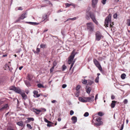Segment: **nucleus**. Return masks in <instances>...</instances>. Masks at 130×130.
<instances>
[{"label":"nucleus","instance_id":"f257e3e1","mask_svg":"<svg viewBox=\"0 0 130 130\" xmlns=\"http://www.w3.org/2000/svg\"><path fill=\"white\" fill-rule=\"evenodd\" d=\"M111 16L110 15H109L108 17H107L105 21V26L106 27H108V25L109 24L111 30L112 32H114L115 31V28L112 25H113V23H111Z\"/></svg>","mask_w":130,"mask_h":130},{"label":"nucleus","instance_id":"f03ea898","mask_svg":"<svg viewBox=\"0 0 130 130\" xmlns=\"http://www.w3.org/2000/svg\"><path fill=\"white\" fill-rule=\"evenodd\" d=\"M90 18L95 24L97 25H98V22L95 19V15L93 13L91 12H87L86 13V19L88 20H89L90 19Z\"/></svg>","mask_w":130,"mask_h":130},{"label":"nucleus","instance_id":"7ed1b4c3","mask_svg":"<svg viewBox=\"0 0 130 130\" xmlns=\"http://www.w3.org/2000/svg\"><path fill=\"white\" fill-rule=\"evenodd\" d=\"M77 54L76 52H75V50H73L72 52L71 55L69 58V59L68 61V63L69 64H70L72 63L73 62L75 61V60H73L74 58L75 55Z\"/></svg>","mask_w":130,"mask_h":130},{"label":"nucleus","instance_id":"20e7f679","mask_svg":"<svg viewBox=\"0 0 130 130\" xmlns=\"http://www.w3.org/2000/svg\"><path fill=\"white\" fill-rule=\"evenodd\" d=\"M87 28L89 32H92L94 31V26L93 24L91 22L87 24Z\"/></svg>","mask_w":130,"mask_h":130},{"label":"nucleus","instance_id":"39448f33","mask_svg":"<svg viewBox=\"0 0 130 130\" xmlns=\"http://www.w3.org/2000/svg\"><path fill=\"white\" fill-rule=\"evenodd\" d=\"M93 61L95 66L98 68L100 71L102 72L103 71L102 69L99 61L95 59H93Z\"/></svg>","mask_w":130,"mask_h":130},{"label":"nucleus","instance_id":"423d86ee","mask_svg":"<svg viewBox=\"0 0 130 130\" xmlns=\"http://www.w3.org/2000/svg\"><path fill=\"white\" fill-rule=\"evenodd\" d=\"M103 36L102 35L101 33L99 31H97L95 34V40L97 41H100L101 39L103 38Z\"/></svg>","mask_w":130,"mask_h":130},{"label":"nucleus","instance_id":"0eeeda50","mask_svg":"<svg viewBox=\"0 0 130 130\" xmlns=\"http://www.w3.org/2000/svg\"><path fill=\"white\" fill-rule=\"evenodd\" d=\"M9 89L10 90H13L16 92L20 93H21V90L19 88H17L14 86H12L9 88Z\"/></svg>","mask_w":130,"mask_h":130},{"label":"nucleus","instance_id":"6e6552de","mask_svg":"<svg viewBox=\"0 0 130 130\" xmlns=\"http://www.w3.org/2000/svg\"><path fill=\"white\" fill-rule=\"evenodd\" d=\"M86 99L87 102H91L93 101L94 100V96L93 95L91 96V97H88L85 98Z\"/></svg>","mask_w":130,"mask_h":130},{"label":"nucleus","instance_id":"1a4fd4ad","mask_svg":"<svg viewBox=\"0 0 130 130\" xmlns=\"http://www.w3.org/2000/svg\"><path fill=\"white\" fill-rule=\"evenodd\" d=\"M27 15V13H23L21 15V16L16 21V22H17L21 20H23L26 17Z\"/></svg>","mask_w":130,"mask_h":130},{"label":"nucleus","instance_id":"9d476101","mask_svg":"<svg viewBox=\"0 0 130 130\" xmlns=\"http://www.w3.org/2000/svg\"><path fill=\"white\" fill-rule=\"evenodd\" d=\"M8 107V105L7 104H6L2 106L0 108V111H2L6 109Z\"/></svg>","mask_w":130,"mask_h":130},{"label":"nucleus","instance_id":"9b49d317","mask_svg":"<svg viewBox=\"0 0 130 130\" xmlns=\"http://www.w3.org/2000/svg\"><path fill=\"white\" fill-rule=\"evenodd\" d=\"M33 93L34 94V97L35 98H38L40 96V94H38V92L37 91H34Z\"/></svg>","mask_w":130,"mask_h":130},{"label":"nucleus","instance_id":"f8f14e48","mask_svg":"<svg viewBox=\"0 0 130 130\" xmlns=\"http://www.w3.org/2000/svg\"><path fill=\"white\" fill-rule=\"evenodd\" d=\"M98 0H92V5L93 7L95 8L96 5Z\"/></svg>","mask_w":130,"mask_h":130},{"label":"nucleus","instance_id":"ddd939ff","mask_svg":"<svg viewBox=\"0 0 130 130\" xmlns=\"http://www.w3.org/2000/svg\"><path fill=\"white\" fill-rule=\"evenodd\" d=\"M71 120L72 121V123L73 124L75 123H76L77 121V119L76 117L75 116L72 117L71 118Z\"/></svg>","mask_w":130,"mask_h":130},{"label":"nucleus","instance_id":"4468645a","mask_svg":"<svg viewBox=\"0 0 130 130\" xmlns=\"http://www.w3.org/2000/svg\"><path fill=\"white\" fill-rule=\"evenodd\" d=\"M78 100L80 102H83L86 103L87 102V101L86 99H85V98H83L82 97H79L78 98Z\"/></svg>","mask_w":130,"mask_h":130},{"label":"nucleus","instance_id":"2eb2a0df","mask_svg":"<svg viewBox=\"0 0 130 130\" xmlns=\"http://www.w3.org/2000/svg\"><path fill=\"white\" fill-rule=\"evenodd\" d=\"M20 94H21V96L23 99L25 100L27 99V96L24 93H22L21 91V93H20Z\"/></svg>","mask_w":130,"mask_h":130},{"label":"nucleus","instance_id":"dca6fc26","mask_svg":"<svg viewBox=\"0 0 130 130\" xmlns=\"http://www.w3.org/2000/svg\"><path fill=\"white\" fill-rule=\"evenodd\" d=\"M34 119L32 118H27V120L26 121V123L30 122L31 121H33Z\"/></svg>","mask_w":130,"mask_h":130},{"label":"nucleus","instance_id":"f3484780","mask_svg":"<svg viewBox=\"0 0 130 130\" xmlns=\"http://www.w3.org/2000/svg\"><path fill=\"white\" fill-rule=\"evenodd\" d=\"M116 102L115 101H113L112 102V103L111 104V106L112 108H113L114 107L116 103Z\"/></svg>","mask_w":130,"mask_h":130},{"label":"nucleus","instance_id":"a211bd4d","mask_svg":"<svg viewBox=\"0 0 130 130\" xmlns=\"http://www.w3.org/2000/svg\"><path fill=\"white\" fill-rule=\"evenodd\" d=\"M94 83V82L93 80H91L90 79H88V85L91 86Z\"/></svg>","mask_w":130,"mask_h":130},{"label":"nucleus","instance_id":"6ab92c4d","mask_svg":"<svg viewBox=\"0 0 130 130\" xmlns=\"http://www.w3.org/2000/svg\"><path fill=\"white\" fill-rule=\"evenodd\" d=\"M24 82L25 84L27 87H29L31 86V85L30 83L27 80L24 81Z\"/></svg>","mask_w":130,"mask_h":130},{"label":"nucleus","instance_id":"aec40b11","mask_svg":"<svg viewBox=\"0 0 130 130\" xmlns=\"http://www.w3.org/2000/svg\"><path fill=\"white\" fill-rule=\"evenodd\" d=\"M106 58V57L105 56H103L102 57H99L98 58V60L99 61H101L105 59Z\"/></svg>","mask_w":130,"mask_h":130},{"label":"nucleus","instance_id":"412c9836","mask_svg":"<svg viewBox=\"0 0 130 130\" xmlns=\"http://www.w3.org/2000/svg\"><path fill=\"white\" fill-rule=\"evenodd\" d=\"M40 48L44 49L46 47V45L45 44H41L40 46Z\"/></svg>","mask_w":130,"mask_h":130},{"label":"nucleus","instance_id":"4be33fe9","mask_svg":"<svg viewBox=\"0 0 130 130\" xmlns=\"http://www.w3.org/2000/svg\"><path fill=\"white\" fill-rule=\"evenodd\" d=\"M17 124L19 126H22L23 125V122L22 121H20L18 122L17 123Z\"/></svg>","mask_w":130,"mask_h":130},{"label":"nucleus","instance_id":"5701e85b","mask_svg":"<svg viewBox=\"0 0 130 130\" xmlns=\"http://www.w3.org/2000/svg\"><path fill=\"white\" fill-rule=\"evenodd\" d=\"M41 111L40 110H38L37 109H35L34 110V112L37 114H39L40 112Z\"/></svg>","mask_w":130,"mask_h":130},{"label":"nucleus","instance_id":"b1692460","mask_svg":"<svg viewBox=\"0 0 130 130\" xmlns=\"http://www.w3.org/2000/svg\"><path fill=\"white\" fill-rule=\"evenodd\" d=\"M91 90V88L90 87H89L86 89V92H87L89 94Z\"/></svg>","mask_w":130,"mask_h":130},{"label":"nucleus","instance_id":"393cba45","mask_svg":"<svg viewBox=\"0 0 130 130\" xmlns=\"http://www.w3.org/2000/svg\"><path fill=\"white\" fill-rule=\"evenodd\" d=\"M82 80L83 81L82 83L83 84L86 85V84L87 83L88 80L85 79H82Z\"/></svg>","mask_w":130,"mask_h":130},{"label":"nucleus","instance_id":"a878e982","mask_svg":"<svg viewBox=\"0 0 130 130\" xmlns=\"http://www.w3.org/2000/svg\"><path fill=\"white\" fill-rule=\"evenodd\" d=\"M96 121L98 122H100L102 123V122L101 121V118L100 117L97 118L96 119Z\"/></svg>","mask_w":130,"mask_h":130},{"label":"nucleus","instance_id":"bb28decb","mask_svg":"<svg viewBox=\"0 0 130 130\" xmlns=\"http://www.w3.org/2000/svg\"><path fill=\"white\" fill-rule=\"evenodd\" d=\"M126 76V74L124 73H123L121 74V77L122 79H124L125 78Z\"/></svg>","mask_w":130,"mask_h":130},{"label":"nucleus","instance_id":"cd10ccee","mask_svg":"<svg viewBox=\"0 0 130 130\" xmlns=\"http://www.w3.org/2000/svg\"><path fill=\"white\" fill-rule=\"evenodd\" d=\"M37 86L38 88H44V86L42 84H37Z\"/></svg>","mask_w":130,"mask_h":130},{"label":"nucleus","instance_id":"c85d7f7f","mask_svg":"<svg viewBox=\"0 0 130 130\" xmlns=\"http://www.w3.org/2000/svg\"><path fill=\"white\" fill-rule=\"evenodd\" d=\"M27 77V79L30 81L31 80L32 78L31 76L29 74L28 75Z\"/></svg>","mask_w":130,"mask_h":130},{"label":"nucleus","instance_id":"c756f323","mask_svg":"<svg viewBox=\"0 0 130 130\" xmlns=\"http://www.w3.org/2000/svg\"><path fill=\"white\" fill-rule=\"evenodd\" d=\"M122 122L121 121L120 122V123L121 124V129H120V130H122L123 129V127H124V122L123 121V124H122Z\"/></svg>","mask_w":130,"mask_h":130},{"label":"nucleus","instance_id":"7c9ffc66","mask_svg":"<svg viewBox=\"0 0 130 130\" xmlns=\"http://www.w3.org/2000/svg\"><path fill=\"white\" fill-rule=\"evenodd\" d=\"M26 125L27 127L29 129H31L32 128V127L30 124H27Z\"/></svg>","mask_w":130,"mask_h":130},{"label":"nucleus","instance_id":"2f4dec72","mask_svg":"<svg viewBox=\"0 0 130 130\" xmlns=\"http://www.w3.org/2000/svg\"><path fill=\"white\" fill-rule=\"evenodd\" d=\"M127 24L129 26H130V19H128L127 20Z\"/></svg>","mask_w":130,"mask_h":130},{"label":"nucleus","instance_id":"473e14b6","mask_svg":"<svg viewBox=\"0 0 130 130\" xmlns=\"http://www.w3.org/2000/svg\"><path fill=\"white\" fill-rule=\"evenodd\" d=\"M67 67L64 65H63L62 66V70L63 71H64L66 69Z\"/></svg>","mask_w":130,"mask_h":130},{"label":"nucleus","instance_id":"72a5a7b5","mask_svg":"<svg viewBox=\"0 0 130 130\" xmlns=\"http://www.w3.org/2000/svg\"><path fill=\"white\" fill-rule=\"evenodd\" d=\"M47 126L48 127H51L53 126V123L51 122V123H48L47 124Z\"/></svg>","mask_w":130,"mask_h":130},{"label":"nucleus","instance_id":"f704fd0d","mask_svg":"<svg viewBox=\"0 0 130 130\" xmlns=\"http://www.w3.org/2000/svg\"><path fill=\"white\" fill-rule=\"evenodd\" d=\"M99 81V77L98 76L95 79V81L96 83H98Z\"/></svg>","mask_w":130,"mask_h":130},{"label":"nucleus","instance_id":"c9c22d12","mask_svg":"<svg viewBox=\"0 0 130 130\" xmlns=\"http://www.w3.org/2000/svg\"><path fill=\"white\" fill-rule=\"evenodd\" d=\"M71 5V4H69V3H66V4H65V5L66 6V8L69 7Z\"/></svg>","mask_w":130,"mask_h":130},{"label":"nucleus","instance_id":"e433bc0d","mask_svg":"<svg viewBox=\"0 0 130 130\" xmlns=\"http://www.w3.org/2000/svg\"><path fill=\"white\" fill-rule=\"evenodd\" d=\"M98 115L99 116L101 117L102 116L103 114L102 112H100L98 113Z\"/></svg>","mask_w":130,"mask_h":130},{"label":"nucleus","instance_id":"4c0bfd02","mask_svg":"<svg viewBox=\"0 0 130 130\" xmlns=\"http://www.w3.org/2000/svg\"><path fill=\"white\" fill-rule=\"evenodd\" d=\"M89 115V113L88 112H86L84 115V117H87Z\"/></svg>","mask_w":130,"mask_h":130},{"label":"nucleus","instance_id":"58836bf2","mask_svg":"<svg viewBox=\"0 0 130 130\" xmlns=\"http://www.w3.org/2000/svg\"><path fill=\"white\" fill-rule=\"evenodd\" d=\"M57 64V63L56 61H54L53 63V66L55 67Z\"/></svg>","mask_w":130,"mask_h":130},{"label":"nucleus","instance_id":"ea45409f","mask_svg":"<svg viewBox=\"0 0 130 130\" xmlns=\"http://www.w3.org/2000/svg\"><path fill=\"white\" fill-rule=\"evenodd\" d=\"M44 121L45 122H47V123H51V122L50 121L48 120L46 118H44Z\"/></svg>","mask_w":130,"mask_h":130},{"label":"nucleus","instance_id":"a19ab883","mask_svg":"<svg viewBox=\"0 0 130 130\" xmlns=\"http://www.w3.org/2000/svg\"><path fill=\"white\" fill-rule=\"evenodd\" d=\"M39 24V23L36 22H32L31 25H37Z\"/></svg>","mask_w":130,"mask_h":130},{"label":"nucleus","instance_id":"79ce46f5","mask_svg":"<svg viewBox=\"0 0 130 130\" xmlns=\"http://www.w3.org/2000/svg\"><path fill=\"white\" fill-rule=\"evenodd\" d=\"M128 102V100L126 99H125L123 101V103L124 104H126Z\"/></svg>","mask_w":130,"mask_h":130},{"label":"nucleus","instance_id":"37998d69","mask_svg":"<svg viewBox=\"0 0 130 130\" xmlns=\"http://www.w3.org/2000/svg\"><path fill=\"white\" fill-rule=\"evenodd\" d=\"M54 67L53 66L52 68L50 70V71L51 72H52L54 70Z\"/></svg>","mask_w":130,"mask_h":130},{"label":"nucleus","instance_id":"c03bdc74","mask_svg":"<svg viewBox=\"0 0 130 130\" xmlns=\"http://www.w3.org/2000/svg\"><path fill=\"white\" fill-rule=\"evenodd\" d=\"M106 0H102L101 1L102 3L104 5L106 3Z\"/></svg>","mask_w":130,"mask_h":130},{"label":"nucleus","instance_id":"a18cd8bd","mask_svg":"<svg viewBox=\"0 0 130 130\" xmlns=\"http://www.w3.org/2000/svg\"><path fill=\"white\" fill-rule=\"evenodd\" d=\"M80 88V86L78 85L77 86L76 88V90H78Z\"/></svg>","mask_w":130,"mask_h":130},{"label":"nucleus","instance_id":"49530a36","mask_svg":"<svg viewBox=\"0 0 130 130\" xmlns=\"http://www.w3.org/2000/svg\"><path fill=\"white\" fill-rule=\"evenodd\" d=\"M47 15H44L43 16V18L44 20L46 19L47 18Z\"/></svg>","mask_w":130,"mask_h":130},{"label":"nucleus","instance_id":"de8ad7c7","mask_svg":"<svg viewBox=\"0 0 130 130\" xmlns=\"http://www.w3.org/2000/svg\"><path fill=\"white\" fill-rule=\"evenodd\" d=\"M102 124V123H100V122H98V123H95V125H97L99 126L101 125Z\"/></svg>","mask_w":130,"mask_h":130},{"label":"nucleus","instance_id":"09e8293b","mask_svg":"<svg viewBox=\"0 0 130 130\" xmlns=\"http://www.w3.org/2000/svg\"><path fill=\"white\" fill-rule=\"evenodd\" d=\"M74 112L73 110H71L70 111V114L71 115H73V114H74Z\"/></svg>","mask_w":130,"mask_h":130},{"label":"nucleus","instance_id":"8fccbe9b","mask_svg":"<svg viewBox=\"0 0 130 130\" xmlns=\"http://www.w3.org/2000/svg\"><path fill=\"white\" fill-rule=\"evenodd\" d=\"M36 51L37 53H39L40 51V49L38 48H37L36 49Z\"/></svg>","mask_w":130,"mask_h":130},{"label":"nucleus","instance_id":"3c124183","mask_svg":"<svg viewBox=\"0 0 130 130\" xmlns=\"http://www.w3.org/2000/svg\"><path fill=\"white\" fill-rule=\"evenodd\" d=\"M117 14L115 13L113 15V18H116L117 17Z\"/></svg>","mask_w":130,"mask_h":130},{"label":"nucleus","instance_id":"603ef678","mask_svg":"<svg viewBox=\"0 0 130 130\" xmlns=\"http://www.w3.org/2000/svg\"><path fill=\"white\" fill-rule=\"evenodd\" d=\"M67 85L66 84H63L62 86V87L63 88H65L67 86Z\"/></svg>","mask_w":130,"mask_h":130},{"label":"nucleus","instance_id":"864d4df0","mask_svg":"<svg viewBox=\"0 0 130 130\" xmlns=\"http://www.w3.org/2000/svg\"><path fill=\"white\" fill-rule=\"evenodd\" d=\"M75 62V61H74L72 63H71V66L70 67H73V66L74 64V62Z\"/></svg>","mask_w":130,"mask_h":130},{"label":"nucleus","instance_id":"5fc2aeb1","mask_svg":"<svg viewBox=\"0 0 130 130\" xmlns=\"http://www.w3.org/2000/svg\"><path fill=\"white\" fill-rule=\"evenodd\" d=\"M7 130H14V129H13L11 127H9L7 128Z\"/></svg>","mask_w":130,"mask_h":130},{"label":"nucleus","instance_id":"6e6d98bb","mask_svg":"<svg viewBox=\"0 0 130 130\" xmlns=\"http://www.w3.org/2000/svg\"><path fill=\"white\" fill-rule=\"evenodd\" d=\"M115 96L113 95H112L111 97V98L112 100L114 99L115 98Z\"/></svg>","mask_w":130,"mask_h":130},{"label":"nucleus","instance_id":"4d7b16f0","mask_svg":"<svg viewBox=\"0 0 130 130\" xmlns=\"http://www.w3.org/2000/svg\"><path fill=\"white\" fill-rule=\"evenodd\" d=\"M18 10H23V9L21 7H19L18 8Z\"/></svg>","mask_w":130,"mask_h":130},{"label":"nucleus","instance_id":"13d9d810","mask_svg":"<svg viewBox=\"0 0 130 130\" xmlns=\"http://www.w3.org/2000/svg\"><path fill=\"white\" fill-rule=\"evenodd\" d=\"M76 17H74L73 18H71V20H72V21H74V20H76Z\"/></svg>","mask_w":130,"mask_h":130},{"label":"nucleus","instance_id":"bf43d9fd","mask_svg":"<svg viewBox=\"0 0 130 130\" xmlns=\"http://www.w3.org/2000/svg\"><path fill=\"white\" fill-rule=\"evenodd\" d=\"M8 69H9V70L11 72L13 69V68L11 67L10 68V67H9V68H8Z\"/></svg>","mask_w":130,"mask_h":130},{"label":"nucleus","instance_id":"052dcab7","mask_svg":"<svg viewBox=\"0 0 130 130\" xmlns=\"http://www.w3.org/2000/svg\"><path fill=\"white\" fill-rule=\"evenodd\" d=\"M5 68L7 69L8 68H9V66H8L7 64H6L5 65Z\"/></svg>","mask_w":130,"mask_h":130},{"label":"nucleus","instance_id":"680f3d73","mask_svg":"<svg viewBox=\"0 0 130 130\" xmlns=\"http://www.w3.org/2000/svg\"><path fill=\"white\" fill-rule=\"evenodd\" d=\"M56 102H57V101L56 100H53V101H51L52 103H54Z\"/></svg>","mask_w":130,"mask_h":130},{"label":"nucleus","instance_id":"e2e57ef3","mask_svg":"<svg viewBox=\"0 0 130 130\" xmlns=\"http://www.w3.org/2000/svg\"><path fill=\"white\" fill-rule=\"evenodd\" d=\"M4 102L3 101L0 100V106L3 104Z\"/></svg>","mask_w":130,"mask_h":130},{"label":"nucleus","instance_id":"0e129e2a","mask_svg":"<svg viewBox=\"0 0 130 130\" xmlns=\"http://www.w3.org/2000/svg\"><path fill=\"white\" fill-rule=\"evenodd\" d=\"M98 94H97L96 95V96L95 97V101L96 100L98 99Z\"/></svg>","mask_w":130,"mask_h":130},{"label":"nucleus","instance_id":"69168bd1","mask_svg":"<svg viewBox=\"0 0 130 130\" xmlns=\"http://www.w3.org/2000/svg\"><path fill=\"white\" fill-rule=\"evenodd\" d=\"M26 23H28V24H29L30 25H31L32 22H26Z\"/></svg>","mask_w":130,"mask_h":130},{"label":"nucleus","instance_id":"338daca9","mask_svg":"<svg viewBox=\"0 0 130 130\" xmlns=\"http://www.w3.org/2000/svg\"><path fill=\"white\" fill-rule=\"evenodd\" d=\"M23 66H21L19 68V70H21L23 68Z\"/></svg>","mask_w":130,"mask_h":130},{"label":"nucleus","instance_id":"774afa93","mask_svg":"<svg viewBox=\"0 0 130 130\" xmlns=\"http://www.w3.org/2000/svg\"><path fill=\"white\" fill-rule=\"evenodd\" d=\"M7 56V54H6L3 55V57H6Z\"/></svg>","mask_w":130,"mask_h":130}]
</instances>
